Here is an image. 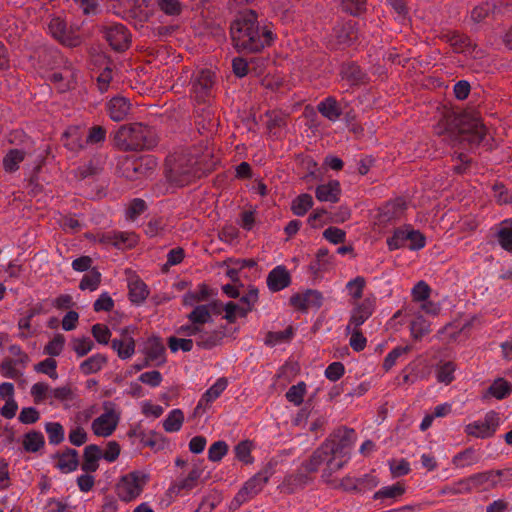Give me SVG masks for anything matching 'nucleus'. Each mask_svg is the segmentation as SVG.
Returning a JSON list of instances; mask_svg holds the SVG:
<instances>
[{"label":"nucleus","mask_w":512,"mask_h":512,"mask_svg":"<svg viewBox=\"0 0 512 512\" xmlns=\"http://www.w3.org/2000/svg\"><path fill=\"white\" fill-rule=\"evenodd\" d=\"M53 458L58 459L56 467L62 473H70L75 471L79 466V455L76 449L65 448L62 452H57Z\"/></svg>","instance_id":"18"},{"label":"nucleus","mask_w":512,"mask_h":512,"mask_svg":"<svg viewBox=\"0 0 512 512\" xmlns=\"http://www.w3.org/2000/svg\"><path fill=\"white\" fill-rule=\"evenodd\" d=\"M33 151H27L26 148H12L9 149L3 158V168L8 173H13L19 169V164L24 160L27 154Z\"/></svg>","instance_id":"23"},{"label":"nucleus","mask_w":512,"mask_h":512,"mask_svg":"<svg viewBox=\"0 0 512 512\" xmlns=\"http://www.w3.org/2000/svg\"><path fill=\"white\" fill-rule=\"evenodd\" d=\"M478 462V458L475 456L474 450L472 448H467L464 451L458 453L453 458V464L457 466H468L473 465Z\"/></svg>","instance_id":"59"},{"label":"nucleus","mask_w":512,"mask_h":512,"mask_svg":"<svg viewBox=\"0 0 512 512\" xmlns=\"http://www.w3.org/2000/svg\"><path fill=\"white\" fill-rule=\"evenodd\" d=\"M318 111L329 120H336L341 114L336 100L331 97L318 104Z\"/></svg>","instance_id":"42"},{"label":"nucleus","mask_w":512,"mask_h":512,"mask_svg":"<svg viewBox=\"0 0 512 512\" xmlns=\"http://www.w3.org/2000/svg\"><path fill=\"white\" fill-rule=\"evenodd\" d=\"M224 336V332L220 330L206 331L201 327V332L196 338V345L201 349L210 350L219 345Z\"/></svg>","instance_id":"26"},{"label":"nucleus","mask_w":512,"mask_h":512,"mask_svg":"<svg viewBox=\"0 0 512 512\" xmlns=\"http://www.w3.org/2000/svg\"><path fill=\"white\" fill-rule=\"evenodd\" d=\"M63 144L71 151H77L83 147L82 139L77 127H69L62 135Z\"/></svg>","instance_id":"36"},{"label":"nucleus","mask_w":512,"mask_h":512,"mask_svg":"<svg viewBox=\"0 0 512 512\" xmlns=\"http://www.w3.org/2000/svg\"><path fill=\"white\" fill-rule=\"evenodd\" d=\"M117 424L118 417L115 415L114 411L111 410L93 420L92 430L97 436L108 437L114 432Z\"/></svg>","instance_id":"13"},{"label":"nucleus","mask_w":512,"mask_h":512,"mask_svg":"<svg viewBox=\"0 0 512 512\" xmlns=\"http://www.w3.org/2000/svg\"><path fill=\"white\" fill-rule=\"evenodd\" d=\"M406 208V204L402 199H396L394 201L387 202L379 210V221L389 222L399 218Z\"/></svg>","instance_id":"24"},{"label":"nucleus","mask_w":512,"mask_h":512,"mask_svg":"<svg viewBox=\"0 0 512 512\" xmlns=\"http://www.w3.org/2000/svg\"><path fill=\"white\" fill-rule=\"evenodd\" d=\"M123 175L129 180H136L148 175L156 167V161L150 157L125 159L122 163Z\"/></svg>","instance_id":"8"},{"label":"nucleus","mask_w":512,"mask_h":512,"mask_svg":"<svg viewBox=\"0 0 512 512\" xmlns=\"http://www.w3.org/2000/svg\"><path fill=\"white\" fill-rule=\"evenodd\" d=\"M228 380L225 377H220L214 385H212L201 397L197 406L194 409V416L200 415L201 410L205 411L206 407L217 399L221 393L227 388Z\"/></svg>","instance_id":"16"},{"label":"nucleus","mask_w":512,"mask_h":512,"mask_svg":"<svg viewBox=\"0 0 512 512\" xmlns=\"http://www.w3.org/2000/svg\"><path fill=\"white\" fill-rule=\"evenodd\" d=\"M447 42L453 47L454 51L457 53H462L468 50V48L472 47L471 39L466 35H461L456 32L449 33L445 35Z\"/></svg>","instance_id":"39"},{"label":"nucleus","mask_w":512,"mask_h":512,"mask_svg":"<svg viewBox=\"0 0 512 512\" xmlns=\"http://www.w3.org/2000/svg\"><path fill=\"white\" fill-rule=\"evenodd\" d=\"M411 335L415 340H420L424 335L430 332V322L422 315H418L410 323Z\"/></svg>","instance_id":"40"},{"label":"nucleus","mask_w":512,"mask_h":512,"mask_svg":"<svg viewBox=\"0 0 512 512\" xmlns=\"http://www.w3.org/2000/svg\"><path fill=\"white\" fill-rule=\"evenodd\" d=\"M195 161L185 155L169 156L165 160V172L168 180L178 186L189 184L198 177V169Z\"/></svg>","instance_id":"4"},{"label":"nucleus","mask_w":512,"mask_h":512,"mask_svg":"<svg viewBox=\"0 0 512 512\" xmlns=\"http://www.w3.org/2000/svg\"><path fill=\"white\" fill-rule=\"evenodd\" d=\"M315 194L319 201L337 203L341 194L340 183L337 180H331L327 184L319 185L315 190Z\"/></svg>","instance_id":"22"},{"label":"nucleus","mask_w":512,"mask_h":512,"mask_svg":"<svg viewBox=\"0 0 512 512\" xmlns=\"http://www.w3.org/2000/svg\"><path fill=\"white\" fill-rule=\"evenodd\" d=\"M129 299L132 303L141 304L149 295L147 285L136 275L129 278Z\"/></svg>","instance_id":"25"},{"label":"nucleus","mask_w":512,"mask_h":512,"mask_svg":"<svg viewBox=\"0 0 512 512\" xmlns=\"http://www.w3.org/2000/svg\"><path fill=\"white\" fill-rule=\"evenodd\" d=\"M45 431L48 434L49 443L59 445L64 441V428L58 422H48L45 424Z\"/></svg>","instance_id":"44"},{"label":"nucleus","mask_w":512,"mask_h":512,"mask_svg":"<svg viewBox=\"0 0 512 512\" xmlns=\"http://www.w3.org/2000/svg\"><path fill=\"white\" fill-rule=\"evenodd\" d=\"M107 363V358L103 354H95L80 364V371L84 375L97 373Z\"/></svg>","instance_id":"32"},{"label":"nucleus","mask_w":512,"mask_h":512,"mask_svg":"<svg viewBox=\"0 0 512 512\" xmlns=\"http://www.w3.org/2000/svg\"><path fill=\"white\" fill-rule=\"evenodd\" d=\"M493 471H486L474 474L465 480H461L458 485H466V492H470L472 487L470 484H473L474 487H479L484 483L488 482L493 476Z\"/></svg>","instance_id":"47"},{"label":"nucleus","mask_w":512,"mask_h":512,"mask_svg":"<svg viewBox=\"0 0 512 512\" xmlns=\"http://www.w3.org/2000/svg\"><path fill=\"white\" fill-rule=\"evenodd\" d=\"M91 333L99 344H108L111 337V331L104 324H95L92 326Z\"/></svg>","instance_id":"63"},{"label":"nucleus","mask_w":512,"mask_h":512,"mask_svg":"<svg viewBox=\"0 0 512 512\" xmlns=\"http://www.w3.org/2000/svg\"><path fill=\"white\" fill-rule=\"evenodd\" d=\"M144 352L148 357V360L158 361L157 365L163 364L165 362V347L161 339L157 336L148 338Z\"/></svg>","instance_id":"27"},{"label":"nucleus","mask_w":512,"mask_h":512,"mask_svg":"<svg viewBox=\"0 0 512 512\" xmlns=\"http://www.w3.org/2000/svg\"><path fill=\"white\" fill-rule=\"evenodd\" d=\"M73 350L78 357H84L94 347L93 341L89 337L74 338L72 341Z\"/></svg>","instance_id":"55"},{"label":"nucleus","mask_w":512,"mask_h":512,"mask_svg":"<svg viewBox=\"0 0 512 512\" xmlns=\"http://www.w3.org/2000/svg\"><path fill=\"white\" fill-rule=\"evenodd\" d=\"M184 421V414L180 409L172 410L163 422L166 432H177L181 429Z\"/></svg>","instance_id":"41"},{"label":"nucleus","mask_w":512,"mask_h":512,"mask_svg":"<svg viewBox=\"0 0 512 512\" xmlns=\"http://www.w3.org/2000/svg\"><path fill=\"white\" fill-rule=\"evenodd\" d=\"M412 350V346L407 345L405 347L394 348L384 359L383 368L385 371L390 370L396 363V360L403 354L409 353Z\"/></svg>","instance_id":"54"},{"label":"nucleus","mask_w":512,"mask_h":512,"mask_svg":"<svg viewBox=\"0 0 512 512\" xmlns=\"http://www.w3.org/2000/svg\"><path fill=\"white\" fill-rule=\"evenodd\" d=\"M313 206V199L310 194L303 193L297 196L291 204L292 212L297 216L305 215Z\"/></svg>","instance_id":"38"},{"label":"nucleus","mask_w":512,"mask_h":512,"mask_svg":"<svg viewBox=\"0 0 512 512\" xmlns=\"http://www.w3.org/2000/svg\"><path fill=\"white\" fill-rule=\"evenodd\" d=\"M187 318L190 322L196 324L198 327H203L205 323L212 321L209 306L198 305L188 315Z\"/></svg>","instance_id":"37"},{"label":"nucleus","mask_w":512,"mask_h":512,"mask_svg":"<svg viewBox=\"0 0 512 512\" xmlns=\"http://www.w3.org/2000/svg\"><path fill=\"white\" fill-rule=\"evenodd\" d=\"M49 30L52 36L64 45L73 47L79 43V38L68 32L65 21L60 18H53L50 21Z\"/></svg>","instance_id":"17"},{"label":"nucleus","mask_w":512,"mask_h":512,"mask_svg":"<svg viewBox=\"0 0 512 512\" xmlns=\"http://www.w3.org/2000/svg\"><path fill=\"white\" fill-rule=\"evenodd\" d=\"M366 286V280L362 276H357L353 280L349 281L346 285L347 289L349 290L350 295L355 300H359L362 298L363 290Z\"/></svg>","instance_id":"60"},{"label":"nucleus","mask_w":512,"mask_h":512,"mask_svg":"<svg viewBox=\"0 0 512 512\" xmlns=\"http://www.w3.org/2000/svg\"><path fill=\"white\" fill-rule=\"evenodd\" d=\"M131 102L123 96H116L107 103V112L110 118L115 121H123L131 111Z\"/></svg>","instance_id":"15"},{"label":"nucleus","mask_w":512,"mask_h":512,"mask_svg":"<svg viewBox=\"0 0 512 512\" xmlns=\"http://www.w3.org/2000/svg\"><path fill=\"white\" fill-rule=\"evenodd\" d=\"M266 282L270 291L278 292L290 286L291 275L285 266L279 265L269 272Z\"/></svg>","instance_id":"14"},{"label":"nucleus","mask_w":512,"mask_h":512,"mask_svg":"<svg viewBox=\"0 0 512 512\" xmlns=\"http://www.w3.org/2000/svg\"><path fill=\"white\" fill-rule=\"evenodd\" d=\"M305 392L306 384L304 382H299L288 389L286 392V398L289 402L299 406L303 402Z\"/></svg>","instance_id":"49"},{"label":"nucleus","mask_w":512,"mask_h":512,"mask_svg":"<svg viewBox=\"0 0 512 512\" xmlns=\"http://www.w3.org/2000/svg\"><path fill=\"white\" fill-rule=\"evenodd\" d=\"M213 73L210 70H201L193 81V90L198 100L204 101L213 87Z\"/></svg>","instance_id":"20"},{"label":"nucleus","mask_w":512,"mask_h":512,"mask_svg":"<svg viewBox=\"0 0 512 512\" xmlns=\"http://www.w3.org/2000/svg\"><path fill=\"white\" fill-rule=\"evenodd\" d=\"M409 241L408 245L411 250H418L425 246V237L418 230H395L392 237L387 239V244L390 250H395L405 246L406 242Z\"/></svg>","instance_id":"7"},{"label":"nucleus","mask_w":512,"mask_h":512,"mask_svg":"<svg viewBox=\"0 0 512 512\" xmlns=\"http://www.w3.org/2000/svg\"><path fill=\"white\" fill-rule=\"evenodd\" d=\"M405 493V487L400 482L388 487H383L379 491H377L373 498L374 499H383V498H398Z\"/></svg>","instance_id":"48"},{"label":"nucleus","mask_w":512,"mask_h":512,"mask_svg":"<svg viewBox=\"0 0 512 512\" xmlns=\"http://www.w3.org/2000/svg\"><path fill=\"white\" fill-rule=\"evenodd\" d=\"M375 300L372 298H365L361 303H357L352 309L351 316L346 326L347 334L350 333L351 328H359L374 312Z\"/></svg>","instance_id":"12"},{"label":"nucleus","mask_w":512,"mask_h":512,"mask_svg":"<svg viewBox=\"0 0 512 512\" xmlns=\"http://www.w3.org/2000/svg\"><path fill=\"white\" fill-rule=\"evenodd\" d=\"M14 358L6 357L0 364V371L6 378L17 379L22 376V372L17 370Z\"/></svg>","instance_id":"57"},{"label":"nucleus","mask_w":512,"mask_h":512,"mask_svg":"<svg viewBox=\"0 0 512 512\" xmlns=\"http://www.w3.org/2000/svg\"><path fill=\"white\" fill-rule=\"evenodd\" d=\"M45 444L44 436L41 432L32 430L24 435L23 448L26 452L35 453Z\"/></svg>","instance_id":"33"},{"label":"nucleus","mask_w":512,"mask_h":512,"mask_svg":"<svg viewBox=\"0 0 512 512\" xmlns=\"http://www.w3.org/2000/svg\"><path fill=\"white\" fill-rule=\"evenodd\" d=\"M159 9L169 16H178L182 13L183 5L179 0H157Z\"/></svg>","instance_id":"50"},{"label":"nucleus","mask_w":512,"mask_h":512,"mask_svg":"<svg viewBox=\"0 0 512 512\" xmlns=\"http://www.w3.org/2000/svg\"><path fill=\"white\" fill-rule=\"evenodd\" d=\"M57 362L54 358H47L34 366V369L38 373L47 374L52 379H57L58 374L56 372Z\"/></svg>","instance_id":"52"},{"label":"nucleus","mask_w":512,"mask_h":512,"mask_svg":"<svg viewBox=\"0 0 512 512\" xmlns=\"http://www.w3.org/2000/svg\"><path fill=\"white\" fill-rule=\"evenodd\" d=\"M337 454V448L333 446L330 440H325L307 459L302 463V467L308 473H314L318 471V468L324 462Z\"/></svg>","instance_id":"11"},{"label":"nucleus","mask_w":512,"mask_h":512,"mask_svg":"<svg viewBox=\"0 0 512 512\" xmlns=\"http://www.w3.org/2000/svg\"><path fill=\"white\" fill-rule=\"evenodd\" d=\"M341 75L343 79L348 80L354 85L364 84L368 81L367 74L355 63L343 64Z\"/></svg>","instance_id":"28"},{"label":"nucleus","mask_w":512,"mask_h":512,"mask_svg":"<svg viewBox=\"0 0 512 512\" xmlns=\"http://www.w3.org/2000/svg\"><path fill=\"white\" fill-rule=\"evenodd\" d=\"M350 333H351V338L349 341L350 347L356 352H360V351L364 350V348L366 347L367 339L363 335L362 331L359 328L352 327Z\"/></svg>","instance_id":"62"},{"label":"nucleus","mask_w":512,"mask_h":512,"mask_svg":"<svg viewBox=\"0 0 512 512\" xmlns=\"http://www.w3.org/2000/svg\"><path fill=\"white\" fill-rule=\"evenodd\" d=\"M113 145L121 151L150 150L158 144L155 131L142 124L121 125L113 135Z\"/></svg>","instance_id":"3"},{"label":"nucleus","mask_w":512,"mask_h":512,"mask_svg":"<svg viewBox=\"0 0 512 512\" xmlns=\"http://www.w3.org/2000/svg\"><path fill=\"white\" fill-rule=\"evenodd\" d=\"M103 170L101 160L99 157L91 158L86 164L78 167L74 171L77 180H84L87 177L98 175Z\"/></svg>","instance_id":"31"},{"label":"nucleus","mask_w":512,"mask_h":512,"mask_svg":"<svg viewBox=\"0 0 512 512\" xmlns=\"http://www.w3.org/2000/svg\"><path fill=\"white\" fill-rule=\"evenodd\" d=\"M106 40L117 52L126 51L131 44V33L123 24H114L104 29Z\"/></svg>","instance_id":"9"},{"label":"nucleus","mask_w":512,"mask_h":512,"mask_svg":"<svg viewBox=\"0 0 512 512\" xmlns=\"http://www.w3.org/2000/svg\"><path fill=\"white\" fill-rule=\"evenodd\" d=\"M230 34L234 46L238 50L259 52L272 41L271 30L260 29L257 14L253 10L241 13L230 26Z\"/></svg>","instance_id":"1"},{"label":"nucleus","mask_w":512,"mask_h":512,"mask_svg":"<svg viewBox=\"0 0 512 512\" xmlns=\"http://www.w3.org/2000/svg\"><path fill=\"white\" fill-rule=\"evenodd\" d=\"M253 443L250 440L240 441L234 448L236 458L244 464H252L253 457L251 456Z\"/></svg>","instance_id":"45"},{"label":"nucleus","mask_w":512,"mask_h":512,"mask_svg":"<svg viewBox=\"0 0 512 512\" xmlns=\"http://www.w3.org/2000/svg\"><path fill=\"white\" fill-rule=\"evenodd\" d=\"M446 133L451 141L460 144L467 142L470 146H478L487 133L478 111L470 109L460 114L449 113L445 116L443 130L438 134Z\"/></svg>","instance_id":"2"},{"label":"nucleus","mask_w":512,"mask_h":512,"mask_svg":"<svg viewBox=\"0 0 512 512\" xmlns=\"http://www.w3.org/2000/svg\"><path fill=\"white\" fill-rule=\"evenodd\" d=\"M496 4H490L488 2L482 3L476 6L471 12V19L475 23L483 21L491 12L495 13Z\"/></svg>","instance_id":"51"},{"label":"nucleus","mask_w":512,"mask_h":512,"mask_svg":"<svg viewBox=\"0 0 512 512\" xmlns=\"http://www.w3.org/2000/svg\"><path fill=\"white\" fill-rule=\"evenodd\" d=\"M139 440L144 446L150 447L155 451L162 450L165 447L163 436L152 430L148 433L139 432Z\"/></svg>","instance_id":"35"},{"label":"nucleus","mask_w":512,"mask_h":512,"mask_svg":"<svg viewBox=\"0 0 512 512\" xmlns=\"http://www.w3.org/2000/svg\"><path fill=\"white\" fill-rule=\"evenodd\" d=\"M456 365L451 362H445L437 369V379L439 382H443L445 384H449L453 381L454 376L453 373L455 372Z\"/></svg>","instance_id":"56"},{"label":"nucleus","mask_w":512,"mask_h":512,"mask_svg":"<svg viewBox=\"0 0 512 512\" xmlns=\"http://www.w3.org/2000/svg\"><path fill=\"white\" fill-rule=\"evenodd\" d=\"M312 478L308 475V472L304 473L298 471L295 474L288 475L283 481V487L287 493L292 494L297 489L303 488L307 485Z\"/></svg>","instance_id":"30"},{"label":"nucleus","mask_w":512,"mask_h":512,"mask_svg":"<svg viewBox=\"0 0 512 512\" xmlns=\"http://www.w3.org/2000/svg\"><path fill=\"white\" fill-rule=\"evenodd\" d=\"M354 434L353 429H349L347 427H342L333 432L329 438L326 440H330L335 448H337V453L342 452L343 449L350 446L352 443V436Z\"/></svg>","instance_id":"29"},{"label":"nucleus","mask_w":512,"mask_h":512,"mask_svg":"<svg viewBox=\"0 0 512 512\" xmlns=\"http://www.w3.org/2000/svg\"><path fill=\"white\" fill-rule=\"evenodd\" d=\"M273 474V467L271 463L266 464V466L257 474H255L252 478H250L244 486L240 489V491L235 496L232 505L235 508H238L241 504H243L248 499L253 498L258 493H260L264 487V485L268 482L269 478Z\"/></svg>","instance_id":"5"},{"label":"nucleus","mask_w":512,"mask_h":512,"mask_svg":"<svg viewBox=\"0 0 512 512\" xmlns=\"http://www.w3.org/2000/svg\"><path fill=\"white\" fill-rule=\"evenodd\" d=\"M490 395L498 400L508 397L512 393V384L504 378H497L488 388Z\"/></svg>","instance_id":"34"},{"label":"nucleus","mask_w":512,"mask_h":512,"mask_svg":"<svg viewBox=\"0 0 512 512\" xmlns=\"http://www.w3.org/2000/svg\"><path fill=\"white\" fill-rule=\"evenodd\" d=\"M101 283V273L96 269H90L89 273L84 275L80 281L79 288L81 290L95 291Z\"/></svg>","instance_id":"43"},{"label":"nucleus","mask_w":512,"mask_h":512,"mask_svg":"<svg viewBox=\"0 0 512 512\" xmlns=\"http://www.w3.org/2000/svg\"><path fill=\"white\" fill-rule=\"evenodd\" d=\"M497 239L500 246L508 252L512 253V228L501 227L497 232Z\"/></svg>","instance_id":"64"},{"label":"nucleus","mask_w":512,"mask_h":512,"mask_svg":"<svg viewBox=\"0 0 512 512\" xmlns=\"http://www.w3.org/2000/svg\"><path fill=\"white\" fill-rule=\"evenodd\" d=\"M102 458V450L98 445L90 444L84 448L81 469L85 473H93L99 468V460Z\"/></svg>","instance_id":"21"},{"label":"nucleus","mask_w":512,"mask_h":512,"mask_svg":"<svg viewBox=\"0 0 512 512\" xmlns=\"http://www.w3.org/2000/svg\"><path fill=\"white\" fill-rule=\"evenodd\" d=\"M168 347L172 352H177L181 349L183 352H190L193 348V340L187 338H168Z\"/></svg>","instance_id":"61"},{"label":"nucleus","mask_w":512,"mask_h":512,"mask_svg":"<svg viewBox=\"0 0 512 512\" xmlns=\"http://www.w3.org/2000/svg\"><path fill=\"white\" fill-rule=\"evenodd\" d=\"M227 452V443L225 441H216L208 450V458L212 462H218L227 454Z\"/></svg>","instance_id":"58"},{"label":"nucleus","mask_w":512,"mask_h":512,"mask_svg":"<svg viewBox=\"0 0 512 512\" xmlns=\"http://www.w3.org/2000/svg\"><path fill=\"white\" fill-rule=\"evenodd\" d=\"M498 425L499 418L497 413L491 411L485 415L483 422L476 421L474 423L468 424L465 427V432L470 436L485 439L494 435Z\"/></svg>","instance_id":"10"},{"label":"nucleus","mask_w":512,"mask_h":512,"mask_svg":"<svg viewBox=\"0 0 512 512\" xmlns=\"http://www.w3.org/2000/svg\"><path fill=\"white\" fill-rule=\"evenodd\" d=\"M113 350L117 351L118 357L121 359L130 358L135 352V341L128 334V328L121 331L120 339H113L111 342Z\"/></svg>","instance_id":"19"},{"label":"nucleus","mask_w":512,"mask_h":512,"mask_svg":"<svg viewBox=\"0 0 512 512\" xmlns=\"http://www.w3.org/2000/svg\"><path fill=\"white\" fill-rule=\"evenodd\" d=\"M8 142L18 148L33 151V141L22 130L12 131L8 136Z\"/></svg>","instance_id":"46"},{"label":"nucleus","mask_w":512,"mask_h":512,"mask_svg":"<svg viewBox=\"0 0 512 512\" xmlns=\"http://www.w3.org/2000/svg\"><path fill=\"white\" fill-rule=\"evenodd\" d=\"M65 337L62 334H57L47 343L44 347V353L51 356H59L64 348Z\"/></svg>","instance_id":"53"},{"label":"nucleus","mask_w":512,"mask_h":512,"mask_svg":"<svg viewBox=\"0 0 512 512\" xmlns=\"http://www.w3.org/2000/svg\"><path fill=\"white\" fill-rule=\"evenodd\" d=\"M147 480L148 475L139 471H133L122 476L116 486L119 498L126 502L135 499L142 492Z\"/></svg>","instance_id":"6"}]
</instances>
